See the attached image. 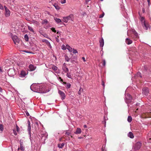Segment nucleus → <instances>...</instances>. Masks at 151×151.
<instances>
[{"instance_id": "680f3d73", "label": "nucleus", "mask_w": 151, "mask_h": 151, "mask_svg": "<svg viewBox=\"0 0 151 151\" xmlns=\"http://www.w3.org/2000/svg\"><path fill=\"white\" fill-rule=\"evenodd\" d=\"M139 104V103H137V104H136V105H138Z\"/></svg>"}, {"instance_id": "c756f323", "label": "nucleus", "mask_w": 151, "mask_h": 151, "mask_svg": "<svg viewBox=\"0 0 151 151\" xmlns=\"http://www.w3.org/2000/svg\"><path fill=\"white\" fill-rule=\"evenodd\" d=\"M64 145L65 144L64 143H62L61 144H58V146L60 148H62L63 147V146H64Z\"/></svg>"}, {"instance_id": "72a5a7b5", "label": "nucleus", "mask_w": 151, "mask_h": 151, "mask_svg": "<svg viewBox=\"0 0 151 151\" xmlns=\"http://www.w3.org/2000/svg\"><path fill=\"white\" fill-rule=\"evenodd\" d=\"M65 60L68 62L69 61L70 59L66 55H65Z\"/></svg>"}, {"instance_id": "f3484780", "label": "nucleus", "mask_w": 151, "mask_h": 151, "mask_svg": "<svg viewBox=\"0 0 151 151\" xmlns=\"http://www.w3.org/2000/svg\"><path fill=\"white\" fill-rule=\"evenodd\" d=\"M62 69L63 71L65 73H67L69 71L68 69L65 66L63 67Z\"/></svg>"}, {"instance_id": "864d4df0", "label": "nucleus", "mask_w": 151, "mask_h": 151, "mask_svg": "<svg viewBox=\"0 0 151 151\" xmlns=\"http://www.w3.org/2000/svg\"><path fill=\"white\" fill-rule=\"evenodd\" d=\"M20 145H23V142L21 140H20Z\"/></svg>"}, {"instance_id": "c85d7f7f", "label": "nucleus", "mask_w": 151, "mask_h": 151, "mask_svg": "<svg viewBox=\"0 0 151 151\" xmlns=\"http://www.w3.org/2000/svg\"><path fill=\"white\" fill-rule=\"evenodd\" d=\"M24 38L25 40L27 41H28L29 40V37L28 36V35L27 34H26L24 36Z\"/></svg>"}, {"instance_id": "a211bd4d", "label": "nucleus", "mask_w": 151, "mask_h": 151, "mask_svg": "<svg viewBox=\"0 0 151 151\" xmlns=\"http://www.w3.org/2000/svg\"><path fill=\"white\" fill-rule=\"evenodd\" d=\"M81 132V130L80 128H77L76 129V132H75V134H80Z\"/></svg>"}, {"instance_id": "3c124183", "label": "nucleus", "mask_w": 151, "mask_h": 151, "mask_svg": "<svg viewBox=\"0 0 151 151\" xmlns=\"http://www.w3.org/2000/svg\"><path fill=\"white\" fill-rule=\"evenodd\" d=\"M0 9H3V6L0 4Z\"/></svg>"}, {"instance_id": "2f4dec72", "label": "nucleus", "mask_w": 151, "mask_h": 151, "mask_svg": "<svg viewBox=\"0 0 151 151\" xmlns=\"http://www.w3.org/2000/svg\"><path fill=\"white\" fill-rule=\"evenodd\" d=\"M61 48L63 50H65L67 49L66 45L65 46V45H62L61 46Z\"/></svg>"}, {"instance_id": "7ed1b4c3", "label": "nucleus", "mask_w": 151, "mask_h": 151, "mask_svg": "<svg viewBox=\"0 0 151 151\" xmlns=\"http://www.w3.org/2000/svg\"><path fill=\"white\" fill-rule=\"evenodd\" d=\"M73 15L70 14L68 16L63 17L62 21L63 22L67 23L69 20L73 21Z\"/></svg>"}, {"instance_id": "9d476101", "label": "nucleus", "mask_w": 151, "mask_h": 151, "mask_svg": "<svg viewBox=\"0 0 151 151\" xmlns=\"http://www.w3.org/2000/svg\"><path fill=\"white\" fill-rule=\"evenodd\" d=\"M51 68L53 70L55 73H59V70L58 69V68L54 65L52 66Z\"/></svg>"}, {"instance_id": "4be33fe9", "label": "nucleus", "mask_w": 151, "mask_h": 151, "mask_svg": "<svg viewBox=\"0 0 151 151\" xmlns=\"http://www.w3.org/2000/svg\"><path fill=\"white\" fill-rule=\"evenodd\" d=\"M133 37L135 38H137L139 37V36L137 33L135 31L133 32Z\"/></svg>"}, {"instance_id": "69168bd1", "label": "nucleus", "mask_w": 151, "mask_h": 151, "mask_svg": "<svg viewBox=\"0 0 151 151\" xmlns=\"http://www.w3.org/2000/svg\"><path fill=\"white\" fill-rule=\"evenodd\" d=\"M102 151H103V149H102Z\"/></svg>"}, {"instance_id": "6e6d98bb", "label": "nucleus", "mask_w": 151, "mask_h": 151, "mask_svg": "<svg viewBox=\"0 0 151 151\" xmlns=\"http://www.w3.org/2000/svg\"><path fill=\"white\" fill-rule=\"evenodd\" d=\"M82 59L83 60V61H84V62H85L86 61V60H85V58L84 57H83L82 58Z\"/></svg>"}, {"instance_id": "423d86ee", "label": "nucleus", "mask_w": 151, "mask_h": 151, "mask_svg": "<svg viewBox=\"0 0 151 151\" xmlns=\"http://www.w3.org/2000/svg\"><path fill=\"white\" fill-rule=\"evenodd\" d=\"M27 74V73L25 71L22 70L20 71V73L19 74V76L20 77L25 78L26 77V76Z\"/></svg>"}, {"instance_id": "a878e982", "label": "nucleus", "mask_w": 151, "mask_h": 151, "mask_svg": "<svg viewBox=\"0 0 151 151\" xmlns=\"http://www.w3.org/2000/svg\"><path fill=\"white\" fill-rule=\"evenodd\" d=\"M28 29L29 31H31V32H33V33H35V32H34L33 28L32 27L28 26Z\"/></svg>"}, {"instance_id": "09e8293b", "label": "nucleus", "mask_w": 151, "mask_h": 151, "mask_svg": "<svg viewBox=\"0 0 151 151\" xmlns=\"http://www.w3.org/2000/svg\"><path fill=\"white\" fill-rule=\"evenodd\" d=\"M91 0H86V4H88V2L90 1Z\"/></svg>"}, {"instance_id": "8fccbe9b", "label": "nucleus", "mask_w": 151, "mask_h": 151, "mask_svg": "<svg viewBox=\"0 0 151 151\" xmlns=\"http://www.w3.org/2000/svg\"><path fill=\"white\" fill-rule=\"evenodd\" d=\"M104 120H105V122H104V123H105V124H106V120H107L106 119V117L105 116H104Z\"/></svg>"}, {"instance_id": "f257e3e1", "label": "nucleus", "mask_w": 151, "mask_h": 151, "mask_svg": "<svg viewBox=\"0 0 151 151\" xmlns=\"http://www.w3.org/2000/svg\"><path fill=\"white\" fill-rule=\"evenodd\" d=\"M30 88L32 91L36 92L44 93L47 92L45 90L44 86L42 85L33 83L31 85Z\"/></svg>"}, {"instance_id": "338daca9", "label": "nucleus", "mask_w": 151, "mask_h": 151, "mask_svg": "<svg viewBox=\"0 0 151 151\" xmlns=\"http://www.w3.org/2000/svg\"><path fill=\"white\" fill-rule=\"evenodd\" d=\"M100 0V1H103V0Z\"/></svg>"}, {"instance_id": "79ce46f5", "label": "nucleus", "mask_w": 151, "mask_h": 151, "mask_svg": "<svg viewBox=\"0 0 151 151\" xmlns=\"http://www.w3.org/2000/svg\"><path fill=\"white\" fill-rule=\"evenodd\" d=\"M103 65L104 66H105L106 65V61L105 60H103Z\"/></svg>"}, {"instance_id": "4d7b16f0", "label": "nucleus", "mask_w": 151, "mask_h": 151, "mask_svg": "<svg viewBox=\"0 0 151 151\" xmlns=\"http://www.w3.org/2000/svg\"><path fill=\"white\" fill-rule=\"evenodd\" d=\"M2 91V89L1 87H0V92H1Z\"/></svg>"}, {"instance_id": "bf43d9fd", "label": "nucleus", "mask_w": 151, "mask_h": 151, "mask_svg": "<svg viewBox=\"0 0 151 151\" xmlns=\"http://www.w3.org/2000/svg\"><path fill=\"white\" fill-rule=\"evenodd\" d=\"M84 128H86L87 127V126L86 125H84L83 126Z\"/></svg>"}, {"instance_id": "1a4fd4ad", "label": "nucleus", "mask_w": 151, "mask_h": 151, "mask_svg": "<svg viewBox=\"0 0 151 151\" xmlns=\"http://www.w3.org/2000/svg\"><path fill=\"white\" fill-rule=\"evenodd\" d=\"M142 93L143 95L145 96L147 95L149 93L148 88H144L142 90Z\"/></svg>"}, {"instance_id": "b1692460", "label": "nucleus", "mask_w": 151, "mask_h": 151, "mask_svg": "<svg viewBox=\"0 0 151 151\" xmlns=\"http://www.w3.org/2000/svg\"><path fill=\"white\" fill-rule=\"evenodd\" d=\"M128 136L131 138H133L134 137L133 134L131 132H129V133Z\"/></svg>"}, {"instance_id": "dca6fc26", "label": "nucleus", "mask_w": 151, "mask_h": 151, "mask_svg": "<svg viewBox=\"0 0 151 151\" xmlns=\"http://www.w3.org/2000/svg\"><path fill=\"white\" fill-rule=\"evenodd\" d=\"M125 42L127 44L129 45L132 43V41L129 38H127L125 40Z\"/></svg>"}, {"instance_id": "5701e85b", "label": "nucleus", "mask_w": 151, "mask_h": 151, "mask_svg": "<svg viewBox=\"0 0 151 151\" xmlns=\"http://www.w3.org/2000/svg\"><path fill=\"white\" fill-rule=\"evenodd\" d=\"M67 49L70 52H72L73 51V49L72 47H70L68 45H66Z\"/></svg>"}, {"instance_id": "c03bdc74", "label": "nucleus", "mask_w": 151, "mask_h": 151, "mask_svg": "<svg viewBox=\"0 0 151 151\" xmlns=\"http://www.w3.org/2000/svg\"><path fill=\"white\" fill-rule=\"evenodd\" d=\"M56 41L58 42H59V40L58 39V37H55Z\"/></svg>"}, {"instance_id": "e2e57ef3", "label": "nucleus", "mask_w": 151, "mask_h": 151, "mask_svg": "<svg viewBox=\"0 0 151 151\" xmlns=\"http://www.w3.org/2000/svg\"><path fill=\"white\" fill-rule=\"evenodd\" d=\"M44 27L45 28H47V27Z\"/></svg>"}, {"instance_id": "6ab92c4d", "label": "nucleus", "mask_w": 151, "mask_h": 151, "mask_svg": "<svg viewBox=\"0 0 151 151\" xmlns=\"http://www.w3.org/2000/svg\"><path fill=\"white\" fill-rule=\"evenodd\" d=\"M54 19L56 22L58 24H59L60 23L62 22V20L59 18H55Z\"/></svg>"}, {"instance_id": "a18cd8bd", "label": "nucleus", "mask_w": 151, "mask_h": 151, "mask_svg": "<svg viewBox=\"0 0 151 151\" xmlns=\"http://www.w3.org/2000/svg\"><path fill=\"white\" fill-rule=\"evenodd\" d=\"M70 133L69 132H66L65 133V134L68 135H70Z\"/></svg>"}, {"instance_id": "f8f14e48", "label": "nucleus", "mask_w": 151, "mask_h": 151, "mask_svg": "<svg viewBox=\"0 0 151 151\" xmlns=\"http://www.w3.org/2000/svg\"><path fill=\"white\" fill-rule=\"evenodd\" d=\"M5 15L6 17H8L10 15V11L8 8L5 6Z\"/></svg>"}, {"instance_id": "a19ab883", "label": "nucleus", "mask_w": 151, "mask_h": 151, "mask_svg": "<svg viewBox=\"0 0 151 151\" xmlns=\"http://www.w3.org/2000/svg\"><path fill=\"white\" fill-rule=\"evenodd\" d=\"M137 76H139L140 77H142V76L141 75V73L139 72H138L137 73Z\"/></svg>"}, {"instance_id": "052dcab7", "label": "nucleus", "mask_w": 151, "mask_h": 151, "mask_svg": "<svg viewBox=\"0 0 151 151\" xmlns=\"http://www.w3.org/2000/svg\"><path fill=\"white\" fill-rule=\"evenodd\" d=\"M24 52H27V53H29V52L26 51H25V50H24L23 51Z\"/></svg>"}, {"instance_id": "aec40b11", "label": "nucleus", "mask_w": 151, "mask_h": 151, "mask_svg": "<svg viewBox=\"0 0 151 151\" xmlns=\"http://www.w3.org/2000/svg\"><path fill=\"white\" fill-rule=\"evenodd\" d=\"M66 76L68 78H69L70 79H73V77L72 76L71 73H70L68 72H67V73Z\"/></svg>"}, {"instance_id": "4468645a", "label": "nucleus", "mask_w": 151, "mask_h": 151, "mask_svg": "<svg viewBox=\"0 0 151 151\" xmlns=\"http://www.w3.org/2000/svg\"><path fill=\"white\" fill-rule=\"evenodd\" d=\"M100 46V47H102L104 45V40L103 38H101L99 40Z\"/></svg>"}, {"instance_id": "0e129e2a", "label": "nucleus", "mask_w": 151, "mask_h": 151, "mask_svg": "<svg viewBox=\"0 0 151 151\" xmlns=\"http://www.w3.org/2000/svg\"><path fill=\"white\" fill-rule=\"evenodd\" d=\"M14 134L15 135H16L17 134H16V133H14Z\"/></svg>"}, {"instance_id": "49530a36", "label": "nucleus", "mask_w": 151, "mask_h": 151, "mask_svg": "<svg viewBox=\"0 0 151 151\" xmlns=\"http://www.w3.org/2000/svg\"><path fill=\"white\" fill-rule=\"evenodd\" d=\"M28 126H30V123L29 121H28Z\"/></svg>"}, {"instance_id": "393cba45", "label": "nucleus", "mask_w": 151, "mask_h": 151, "mask_svg": "<svg viewBox=\"0 0 151 151\" xmlns=\"http://www.w3.org/2000/svg\"><path fill=\"white\" fill-rule=\"evenodd\" d=\"M63 83L64 84H66V88H69L70 87L71 84L69 83H67L66 82H63Z\"/></svg>"}, {"instance_id": "f704fd0d", "label": "nucleus", "mask_w": 151, "mask_h": 151, "mask_svg": "<svg viewBox=\"0 0 151 151\" xmlns=\"http://www.w3.org/2000/svg\"><path fill=\"white\" fill-rule=\"evenodd\" d=\"M3 129V126L2 124H0V131L2 132Z\"/></svg>"}, {"instance_id": "774afa93", "label": "nucleus", "mask_w": 151, "mask_h": 151, "mask_svg": "<svg viewBox=\"0 0 151 151\" xmlns=\"http://www.w3.org/2000/svg\"><path fill=\"white\" fill-rule=\"evenodd\" d=\"M128 106H129V105H128Z\"/></svg>"}, {"instance_id": "ddd939ff", "label": "nucleus", "mask_w": 151, "mask_h": 151, "mask_svg": "<svg viewBox=\"0 0 151 151\" xmlns=\"http://www.w3.org/2000/svg\"><path fill=\"white\" fill-rule=\"evenodd\" d=\"M42 41L43 42H45L46 43L47 45L50 48H52V46L51 45V44L49 42V41H48L47 40H45V39H43L42 40Z\"/></svg>"}, {"instance_id": "37998d69", "label": "nucleus", "mask_w": 151, "mask_h": 151, "mask_svg": "<svg viewBox=\"0 0 151 151\" xmlns=\"http://www.w3.org/2000/svg\"><path fill=\"white\" fill-rule=\"evenodd\" d=\"M104 13H103V14L100 15L99 16V17L100 18H102L104 17Z\"/></svg>"}, {"instance_id": "6e6552de", "label": "nucleus", "mask_w": 151, "mask_h": 151, "mask_svg": "<svg viewBox=\"0 0 151 151\" xmlns=\"http://www.w3.org/2000/svg\"><path fill=\"white\" fill-rule=\"evenodd\" d=\"M141 143L140 142H137L134 146V149L136 150L139 149L141 147Z\"/></svg>"}, {"instance_id": "412c9836", "label": "nucleus", "mask_w": 151, "mask_h": 151, "mask_svg": "<svg viewBox=\"0 0 151 151\" xmlns=\"http://www.w3.org/2000/svg\"><path fill=\"white\" fill-rule=\"evenodd\" d=\"M56 9L57 10H59L60 9V7L56 3H55L53 4Z\"/></svg>"}, {"instance_id": "c9c22d12", "label": "nucleus", "mask_w": 151, "mask_h": 151, "mask_svg": "<svg viewBox=\"0 0 151 151\" xmlns=\"http://www.w3.org/2000/svg\"><path fill=\"white\" fill-rule=\"evenodd\" d=\"M61 32H60L59 31H58L57 32V34H58V37L59 36H60V35H61Z\"/></svg>"}, {"instance_id": "58836bf2", "label": "nucleus", "mask_w": 151, "mask_h": 151, "mask_svg": "<svg viewBox=\"0 0 151 151\" xmlns=\"http://www.w3.org/2000/svg\"><path fill=\"white\" fill-rule=\"evenodd\" d=\"M73 52L74 54L78 52L76 50L73 49Z\"/></svg>"}, {"instance_id": "39448f33", "label": "nucleus", "mask_w": 151, "mask_h": 151, "mask_svg": "<svg viewBox=\"0 0 151 151\" xmlns=\"http://www.w3.org/2000/svg\"><path fill=\"white\" fill-rule=\"evenodd\" d=\"M8 72V75L10 76H13L15 74L14 70V68L9 69Z\"/></svg>"}, {"instance_id": "cd10ccee", "label": "nucleus", "mask_w": 151, "mask_h": 151, "mask_svg": "<svg viewBox=\"0 0 151 151\" xmlns=\"http://www.w3.org/2000/svg\"><path fill=\"white\" fill-rule=\"evenodd\" d=\"M83 91V89L81 87H80L79 91L78 92V94L79 95L81 94V93Z\"/></svg>"}, {"instance_id": "2eb2a0df", "label": "nucleus", "mask_w": 151, "mask_h": 151, "mask_svg": "<svg viewBox=\"0 0 151 151\" xmlns=\"http://www.w3.org/2000/svg\"><path fill=\"white\" fill-rule=\"evenodd\" d=\"M29 68L30 71H32L35 70L36 67H35L33 65L30 64L29 65Z\"/></svg>"}, {"instance_id": "f03ea898", "label": "nucleus", "mask_w": 151, "mask_h": 151, "mask_svg": "<svg viewBox=\"0 0 151 151\" xmlns=\"http://www.w3.org/2000/svg\"><path fill=\"white\" fill-rule=\"evenodd\" d=\"M140 20L143 26V27L144 29L145 30H148L150 29V25L148 24L145 21V18L144 17H141L140 18Z\"/></svg>"}, {"instance_id": "5fc2aeb1", "label": "nucleus", "mask_w": 151, "mask_h": 151, "mask_svg": "<svg viewBox=\"0 0 151 151\" xmlns=\"http://www.w3.org/2000/svg\"><path fill=\"white\" fill-rule=\"evenodd\" d=\"M26 113L27 116H29V114L28 112H26Z\"/></svg>"}, {"instance_id": "603ef678", "label": "nucleus", "mask_w": 151, "mask_h": 151, "mask_svg": "<svg viewBox=\"0 0 151 151\" xmlns=\"http://www.w3.org/2000/svg\"><path fill=\"white\" fill-rule=\"evenodd\" d=\"M59 79L60 80V81L61 82H63V80L60 77H59Z\"/></svg>"}, {"instance_id": "9b49d317", "label": "nucleus", "mask_w": 151, "mask_h": 151, "mask_svg": "<svg viewBox=\"0 0 151 151\" xmlns=\"http://www.w3.org/2000/svg\"><path fill=\"white\" fill-rule=\"evenodd\" d=\"M58 93L61 96V99L62 100H63L65 99V95L64 92L60 90H59L58 91Z\"/></svg>"}, {"instance_id": "473e14b6", "label": "nucleus", "mask_w": 151, "mask_h": 151, "mask_svg": "<svg viewBox=\"0 0 151 151\" xmlns=\"http://www.w3.org/2000/svg\"><path fill=\"white\" fill-rule=\"evenodd\" d=\"M47 21L46 20V19H45L42 21V24H47Z\"/></svg>"}, {"instance_id": "7c9ffc66", "label": "nucleus", "mask_w": 151, "mask_h": 151, "mask_svg": "<svg viewBox=\"0 0 151 151\" xmlns=\"http://www.w3.org/2000/svg\"><path fill=\"white\" fill-rule=\"evenodd\" d=\"M132 118L131 116H128L127 119V120L129 122H130L132 121Z\"/></svg>"}, {"instance_id": "ea45409f", "label": "nucleus", "mask_w": 151, "mask_h": 151, "mask_svg": "<svg viewBox=\"0 0 151 151\" xmlns=\"http://www.w3.org/2000/svg\"><path fill=\"white\" fill-rule=\"evenodd\" d=\"M51 29L52 31L53 32H56V30L55 29V28H52Z\"/></svg>"}, {"instance_id": "de8ad7c7", "label": "nucleus", "mask_w": 151, "mask_h": 151, "mask_svg": "<svg viewBox=\"0 0 151 151\" xmlns=\"http://www.w3.org/2000/svg\"><path fill=\"white\" fill-rule=\"evenodd\" d=\"M102 86L104 87L105 86V84H104V82L103 81H102Z\"/></svg>"}, {"instance_id": "0eeeda50", "label": "nucleus", "mask_w": 151, "mask_h": 151, "mask_svg": "<svg viewBox=\"0 0 151 151\" xmlns=\"http://www.w3.org/2000/svg\"><path fill=\"white\" fill-rule=\"evenodd\" d=\"M12 38L15 44H17L19 42V40L17 36H14L12 37Z\"/></svg>"}, {"instance_id": "4c0bfd02", "label": "nucleus", "mask_w": 151, "mask_h": 151, "mask_svg": "<svg viewBox=\"0 0 151 151\" xmlns=\"http://www.w3.org/2000/svg\"><path fill=\"white\" fill-rule=\"evenodd\" d=\"M28 130L29 131V133H30V130H31V126H28Z\"/></svg>"}, {"instance_id": "bb28decb", "label": "nucleus", "mask_w": 151, "mask_h": 151, "mask_svg": "<svg viewBox=\"0 0 151 151\" xmlns=\"http://www.w3.org/2000/svg\"><path fill=\"white\" fill-rule=\"evenodd\" d=\"M20 149L21 150L23 151L24 150V148L23 146V145H20V147H19L18 149V150Z\"/></svg>"}, {"instance_id": "e433bc0d", "label": "nucleus", "mask_w": 151, "mask_h": 151, "mask_svg": "<svg viewBox=\"0 0 151 151\" xmlns=\"http://www.w3.org/2000/svg\"><path fill=\"white\" fill-rule=\"evenodd\" d=\"M60 2L62 4H65L66 3V0H61Z\"/></svg>"}, {"instance_id": "20e7f679", "label": "nucleus", "mask_w": 151, "mask_h": 151, "mask_svg": "<svg viewBox=\"0 0 151 151\" xmlns=\"http://www.w3.org/2000/svg\"><path fill=\"white\" fill-rule=\"evenodd\" d=\"M132 99V97L129 94H127L126 95L125 101L127 104L130 103Z\"/></svg>"}, {"instance_id": "13d9d810", "label": "nucleus", "mask_w": 151, "mask_h": 151, "mask_svg": "<svg viewBox=\"0 0 151 151\" xmlns=\"http://www.w3.org/2000/svg\"><path fill=\"white\" fill-rule=\"evenodd\" d=\"M0 71L1 72H2V70L1 69V67H0Z\"/></svg>"}]
</instances>
